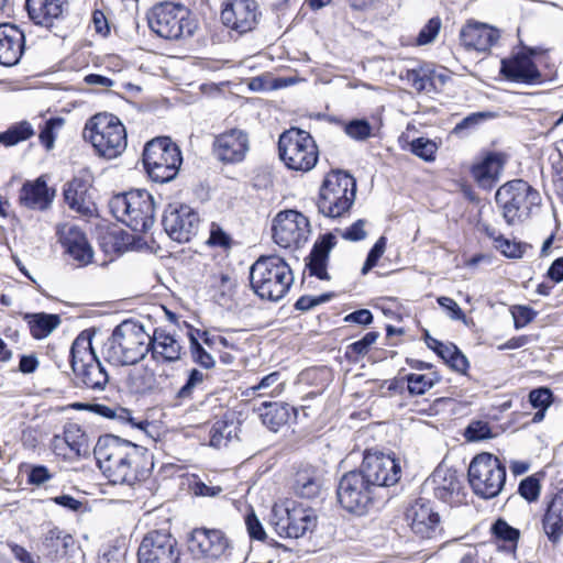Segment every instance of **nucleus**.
Wrapping results in <instances>:
<instances>
[{
    "mask_svg": "<svg viewBox=\"0 0 563 563\" xmlns=\"http://www.w3.org/2000/svg\"><path fill=\"white\" fill-rule=\"evenodd\" d=\"M93 454L103 475L114 485H134L150 472L147 450L113 434L101 435Z\"/></svg>",
    "mask_w": 563,
    "mask_h": 563,
    "instance_id": "nucleus-1",
    "label": "nucleus"
},
{
    "mask_svg": "<svg viewBox=\"0 0 563 563\" xmlns=\"http://www.w3.org/2000/svg\"><path fill=\"white\" fill-rule=\"evenodd\" d=\"M150 342V333L141 323L125 320L114 328L106 341L102 355L115 366L134 365L147 355Z\"/></svg>",
    "mask_w": 563,
    "mask_h": 563,
    "instance_id": "nucleus-2",
    "label": "nucleus"
},
{
    "mask_svg": "<svg viewBox=\"0 0 563 563\" xmlns=\"http://www.w3.org/2000/svg\"><path fill=\"white\" fill-rule=\"evenodd\" d=\"M250 283L261 299L278 301L289 291L294 275L284 258L276 255L261 256L250 268Z\"/></svg>",
    "mask_w": 563,
    "mask_h": 563,
    "instance_id": "nucleus-3",
    "label": "nucleus"
},
{
    "mask_svg": "<svg viewBox=\"0 0 563 563\" xmlns=\"http://www.w3.org/2000/svg\"><path fill=\"white\" fill-rule=\"evenodd\" d=\"M356 197V181L347 173L332 170L323 179L317 208L320 214L340 219L350 213Z\"/></svg>",
    "mask_w": 563,
    "mask_h": 563,
    "instance_id": "nucleus-4",
    "label": "nucleus"
},
{
    "mask_svg": "<svg viewBox=\"0 0 563 563\" xmlns=\"http://www.w3.org/2000/svg\"><path fill=\"white\" fill-rule=\"evenodd\" d=\"M113 217L134 232H147L154 224L155 203L144 189L115 195L109 202Z\"/></svg>",
    "mask_w": 563,
    "mask_h": 563,
    "instance_id": "nucleus-5",
    "label": "nucleus"
},
{
    "mask_svg": "<svg viewBox=\"0 0 563 563\" xmlns=\"http://www.w3.org/2000/svg\"><path fill=\"white\" fill-rule=\"evenodd\" d=\"M495 200L508 225L522 223L530 217L532 209L541 205L539 191L523 179L504 184L496 191Z\"/></svg>",
    "mask_w": 563,
    "mask_h": 563,
    "instance_id": "nucleus-6",
    "label": "nucleus"
},
{
    "mask_svg": "<svg viewBox=\"0 0 563 563\" xmlns=\"http://www.w3.org/2000/svg\"><path fill=\"white\" fill-rule=\"evenodd\" d=\"M92 334L82 331L70 347V365L76 379L86 388L103 390L109 382L108 373L92 349Z\"/></svg>",
    "mask_w": 563,
    "mask_h": 563,
    "instance_id": "nucleus-7",
    "label": "nucleus"
},
{
    "mask_svg": "<svg viewBox=\"0 0 563 563\" xmlns=\"http://www.w3.org/2000/svg\"><path fill=\"white\" fill-rule=\"evenodd\" d=\"M84 136L100 156L108 159L120 156L128 144L125 126L115 115L108 113L93 115L85 125Z\"/></svg>",
    "mask_w": 563,
    "mask_h": 563,
    "instance_id": "nucleus-8",
    "label": "nucleus"
},
{
    "mask_svg": "<svg viewBox=\"0 0 563 563\" xmlns=\"http://www.w3.org/2000/svg\"><path fill=\"white\" fill-rule=\"evenodd\" d=\"M183 157L179 147L167 136L156 137L146 143L143 164L152 180L168 183L179 170Z\"/></svg>",
    "mask_w": 563,
    "mask_h": 563,
    "instance_id": "nucleus-9",
    "label": "nucleus"
},
{
    "mask_svg": "<svg viewBox=\"0 0 563 563\" xmlns=\"http://www.w3.org/2000/svg\"><path fill=\"white\" fill-rule=\"evenodd\" d=\"M467 476L473 493L483 499H490L503 490L507 473L497 456L481 453L470 463Z\"/></svg>",
    "mask_w": 563,
    "mask_h": 563,
    "instance_id": "nucleus-10",
    "label": "nucleus"
},
{
    "mask_svg": "<svg viewBox=\"0 0 563 563\" xmlns=\"http://www.w3.org/2000/svg\"><path fill=\"white\" fill-rule=\"evenodd\" d=\"M280 159L292 170H311L319 157L318 146L313 137L306 131L292 128L285 131L278 141Z\"/></svg>",
    "mask_w": 563,
    "mask_h": 563,
    "instance_id": "nucleus-11",
    "label": "nucleus"
},
{
    "mask_svg": "<svg viewBox=\"0 0 563 563\" xmlns=\"http://www.w3.org/2000/svg\"><path fill=\"white\" fill-rule=\"evenodd\" d=\"M148 26L158 36L166 40H179L191 36L197 27L189 11L180 4L163 2L155 5L148 14Z\"/></svg>",
    "mask_w": 563,
    "mask_h": 563,
    "instance_id": "nucleus-12",
    "label": "nucleus"
},
{
    "mask_svg": "<svg viewBox=\"0 0 563 563\" xmlns=\"http://www.w3.org/2000/svg\"><path fill=\"white\" fill-rule=\"evenodd\" d=\"M272 523L279 537L298 539L316 526V517L310 508L285 500L274 506Z\"/></svg>",
    "mask_w": 563,
    "mask_h": 563,
    "instance_id": "nucleus-13",
    "label": "nucleus"
},
{
    "mask_svg": "<svg viewBox=\"0 0 563 563\" xmlns=\"http://www.w3.org/2000/svg\"><path fill=\"white\" fill-rule=\"evenodd\" d=\"M374 489L358 471L345 473L336 487L338 501L346 511L363 516L373 504Z\"/></svg>",
    "mask_w": 563,
    "mask_h": 563,
    "instance_id": "nucleus-14",
    "label": "nucleus"
},
{
    "mask_svg": "<svg viewBox=\"0 0 563 563\" xmlns=\"http://www.w3.org/2000/svg\"><path fill=\"white\" fill-rule=\"evenodd\" d=\"M272 230L274 242L280 247H300L308 241L310 223L301 212L285 210L274 218Z\"/></svg>",
    "mask_w": 563,
    "mask_h": 563,
    "instance_id": "nucleus-15",
    "label": "nucleus"
},
{
    "mask_svg": "<svg viewBox=\"0 0 563 563\" xmlns=\"http://www.w3.org/2000/svg\"><path fill=\"white\" fill-rule=\"evenodd\" d=\"M137 560L139 563H179L178 542L169 532L151 531L139 547Z\"/></svg>",
    "mask_w": 563,
    "mask_h": 563,
    "instance_id": "nucleus-16",
    "label": "nucleus"
},
{
    "mask_svg": "<svg viewBox=\"0 0 563 563\" xmlns=\"http://www.w3.org/2000/svg\"><path fill=\"white\" fill-rule=\"evenodd\" d=\"M200 219L189 206L170 203L163 216V227L170 239L179 243L189 242L198 232Z\"/></svg>",
    "mask_w": 563,
    "mask_h": 563,
    "instance_id": "nucleus-17",
    "label": "nucleus"
},
{
    "mask_svg": "<svg viewBox=\"0 0 563 563\" xmlns=\"http://www.w3.org/2000/svg\"><path fill=\"white\" fill-rule=\"evenodd\" d=\"M374 489L378 486H391L400 478V465L390 455L384 453H366L361 468L357 470Z\"/></svg>",
    "mask_w": 563,
    "mask_h": 563,
    "instance_id": "nucleus-18",
    "label": "nucleus"
},
{
    "mask_svg": "<svg viewBox=\"0 0 563 563\" xmlns=\"http://www.w3.org/2000/svg\"><path fill=\"white\" fill-rule=\"evenodd\" d=\"M231 544L219 529L196 528L188 540V550L197 559L217 561L225 556Z\"/></svg>",
    "mask_w": 563,
    "mask_h": 563,
    "instance_id": "nucleus-19",
    "label": "nucleus"
},
{
    "mask_svg": "<svg viewBox=\"0 0 563 563\" xmlns=\"http://www.w3.org/2000/svg\"><path fill=\"white\" fill-rule=\"evenodd\" d=\"M261 15L255 0H229L221 11L222 23L239 35L253 31Z\"/></svg>",
    "mask_w": 563,
    "mask_h": 563,
    "instance_id": "nucleus-20",
    "label": "nucleus"
},
{
    "mask_svg": "<svg viewBox=\"0 0 563 563\" xmlns=\"http://www.w3.org/2000/svg\"><path fill=\"white\" fill-rule=\"evenodd\" d=\"M405 517L412 533L420 539H432L440 532V516L427 499L412 503Z\"/></svg>",
    "mask_w": 563,
    "mask_h": 563,
    "instance_id": "nucleus-21",
    "label": "nucleus"
},
{
    "mask_svg": "<svg viewBox=\"0 0 563 563\" xmlns=\"http://www.w3.org/2000/svg\"><path fill=\"white\" fill-rule=\"evenodd\" d=\"M249 150V135L240 129H231L217 135L212 144L213 155L224 164L242 162Z\"/></svg>",
    "mask_w": 563,
    "mask_h": 563,
    "instance_id": "nucleus-22",
    "label": "nucleus"
},
{
    "mask_svg": "<svg viewBox=\"0 0 563 563\" xmlns=\"http://www.w3.org/2000/svg\"><path fill=\"white\" fill-rule=\"evenodd\" d=\"M500 74L508 80L526 85L541 82L542 75L532 59V51H521L501 59Z\"/></svg>",
    "mask_w": 563,
    "mask_h": 563,
    "instance_id": "nucleus-23",
    "label": "nucleus"
},
{
    "mask_svg": "<svg viewBox=\"0 0 563 563\" xmlns=\"http://www.w3.org/2000/svg\"><path fill=\"white\" fill-rule=\"evenodd\" d=\"M498 38L497 29L481 22L470 21L460 31V42L466 51L487 52Z\"/></svg>",
    "mask_w": 563,
    "mask_h": 563,
    "instance_id": "nucleus-24",
    "label": "nucleus"
},
{
    "mask_svg": "<svg viewBox=\"0 0 563 563\" xmlns=\"http://www.w3.org/2000/svg\"><path fill=\"white\" fill-rule=\"evenodd\" d=\"M59 240L65 252L78 263L86 266L91 263L93 251L85 233L75 225H64L59 229Z\"/></svg>",
    "mask_w": 563,
    "mask_h": 563,
    "instance_id": "nucleus-25",
    "label": "nucleus"
},
{
    "mask_svg": "<svg viewBox=\"0 0 563 563\" xmlns=\"http://www.w3.org/2000/svg\"><path fill=\"white\" fill-rule=\"evenodd\" d=\"M150 339L148 353L155 363L170 364L180 360L183 346L174 335L157 328L150 334Z\"/></svg>",
    "mask_w": 563,
    "mask_h": 563,
    "instance_id": "nucleus-26",
    "label": "nucleus"
},
{
    "mask_svg": "<svg viewBox=\"0 0 563 563\" xmlns=\"http://www.w3.org/2000/svg\"><path fill=\"white\" fill-rule=\"evenodd\" d=\"M24 49V34L15 25H0V65L10 67L19 63Z\"/></svg>",
    "mask_w": 563,
    "mask_h": 563,
    "instance_id": "nucleus-27",
    "label": "nucleus"
},
{
    "mask_svg": "<svg viewBox=\"0 0 563 563\" xmlns=\"http://www.w3.org/2000/svg\"><path fill=\"white\" fill-rule=\"evenodd\" d=\"M30 19L37 25L51 27L54 21L63 18L67 10V0H26Z\"/></svg>",
    "mask_w": 563,
    "mask_h": 563,
    "instance_id": "nucleus-28",
    "label": "nucleus"
},
{
    "mask_svg": "<svg viewBox=\"0 0 563 563\" xmlns=\"http://www.w3.org/2000/svg\"><path fill=\"white\" fill-rule=\"evenodd\" d=\"M53 448L57 454L64 456H80L87 452V437L79 424L68 423L64 428L63 437H54Z\"/></svg>",
    "mask_w": 563,
    "mask_h": 563,
    "instance_id": "nucleus-29",
    "label": "nucleus"
},
{
    "mask_svg": "<svg viewBox=\"0 0 563 563\" xmlns=\"http://www.w3.org/2000/svg\"><path fill=\"white\" fill-rule=\"evenodd\" d=\"M542 529L553 544H558L563 538V488L549 503L542 517Z\"/></svg>",
    "mask_w": 563,
    "mask_h": 563,
    "instance_id": "nucleus-30",
    "label": "nucleus"
},
{
    "mask_svg": "<svg viewBox=\"0 0 563 563\" xmlns=\"http://www.w3.org/2000/svg\"><path fill=\"white\" fill-rule=\"evenodd\" d=\"M74 544L71 534L53 527L42 538V553L51 561H59L68 554Z\"/></svg>",
    "mask_w": 563,
    "mask_h": 563,
    "instance_id": "nucleus-31",
    "label": "nucleus"
},
{
    "mask_svg": "<svg viewBox=\"0 0 563 563\" xmlns=\"http://www.w3.org/2000/svg\"><path fill=\"white\" fill-rule=\"evenodd\" d=\"M336 244V236L332 233L324 234L318 240L309 255V272L310 275L316 276L321 280H328L330 278L327 272L328 258L330 251Z\"/></svg>",
    "mask_w": 563,
    "mask_h": 563,
    "instance_id": "nucleus-32",
    "label": "nucleus"
},
{
    "mask_svg": "<svg viewBox=\"0 0 563 563\" xmlns=\"http://www.w3.org/2000/svg\"><path fill=\"white\" fill-rule=\"evenodd\" d=\"M88 181L80 177L73 178L64 188L66 203L70 209L84 216L91 214L95 210V206L88 196Z\"/></svg>",
    "mask_w": 563,
    "mask_h": 563,
    "instance_id": "nucleus-33",
    "label": "nucleus"
},
{
    "mask_svg": "<svg viewBox=\"0 0 563 563\" xmlns=\"http://www.w3.org/2000/svg\"><path fill=\"white\" fill-rule=\"evenodd\" d=\"M54 198V191H51L46 181L38 177L34 181H27L20 191V202L35 210L46 209Z\"/></svg>",
    "mask_w": 563,
    "mask_h": 563,
    "instance_id": "nucleus-34",
    "label": "nucleus"
},
{
    "mask_svg": "<svg viewBox=\"0 0 563 563\" xmlns=\"http://www.w3.org/2000/svg\"><path fill=\"white\" fill-rule=\"evenodd\" d=\"M430 481L434 485V496L445 503L450 501L452 496L461 489L456 472L446 467H437Z\"/></svg>",
    "mask_w": 563,
    "mask_h": 563,
    "instance_id": "nucleus-35",
    "label": "nucleus"
},
{
    "mask_svg": "<svg viewBox=\"0 0 563 563\" xmlns=\"http://www.w3.org/2000/svg\"><path fill=\"white\" fill-rule=\"evenodd\" d=\"M258 411L263 424L276 432L289 421L294 408L284 402L264 401Z\"/></svg>",
    "mask_w": 563,
    "mask_h": 563,
    "instance_id": "nucleus-36",
    "label": "nucleus"
},
{
    "mask_svg": "<svg viewBox=\"0 0 563 563\" xmlns=\"http://www.w3.org/2000/svg\"><path fill=\"white\" fill-rule=\"evenodd\" d=\"M24 319L27 321L31 335L37 340L47 338L60 324V317L53 313H26Z\"/></svg>",
    "mask_w": 563,
    "mask_h": 563,
    "instance_id": "nucleus-37",
    "label": "nucleus"
},
{
    "mask_svg": "<svg viewBox=\"0 0 563 563\" xmlns=\"http://www.w3.org/2000/svg\"><path fill=\"white\" fill-rule=\"evenodd\" d=\"M294 489L302 498H314L321 489V479L311 467L301 468L296 473Z\"/></svg>",
    "mask_w": 563,
    "mask_h": 563,
    "instance_id": "nucleus-38",
    "label": "nucleus"
},
{
    "mask_svg": "<svg viewBox=\"0 0 563 563\" xmlns=\"http://www.w3.org/2000/svg\"><path fill=\"white\" fill-rule=\"evenodd\" d=\"M503 163L497 154L487 155L479 164L473 167V176L483 187H489L498 179Z\"/></svg>",
    "mask_w": 563,
    "mask_h": 563,
    "instance_id": "nucleus-39",
    "label": "nucleus"
},
{
    "mask_svg": "<svg viewBox=\"0 0 563 563\" xmlns=\"http://www.w3.org/2000/svg\"><path fill=\"white\" fill-rule=\"evenodd\" d=\"M285 382L279 372H272L264 376L256 385L246 390L247 396L276 397L284 390Z\"/></svg>",
    "mask_w": 563,
    "mask_h": 563,
    "instance_id": "nucleus-40",
    "label": "nucleus"
},
{
    "mask_svg": "<svg viewBox=\"0 0 563 563\" xmlns=\"http://www.w3.org/2000/svg\"><path fill=\"white\" fill-rule=\"evenodd\" d=\"M35 134L29 121H20L11 124L5 131L0 132V144L5 147L14 146L31 139Z\"/></svg>",
    "mask_w": 563,
    "mask_h": 563,
    "instance_id": "nucleus-41",
    "label": "nucleus"
},
{
    "mask_svg": "<svg viewBox=\"0 0 563 563\" xmlns=\"http://www.w3.org/2000/svg\"><path fill=\"white\" fill-rule=\"evenodd\" d=\"M402 78L418 92L435 89V70L433 69L427 67L408 69Z\"/></svg>",
    "mask_w": 563,
    "mask_h": 563,
    "instance_id": "nucleus-42",
    "label": "nucleus"
},
{
    "mask_svg": "<svg viewBox=\"0 0 563 563\" xmlns=\"http://www.w3.org/2000/svg\"><path fill=\"white\" fill-rule=\"evenodd\" d=\"M236 437V426L224 420L216 421L209 430V442L213 448H223Z\"/></svg>",
    "mask_w": 563,
    "mask_h": 563,
    "instance_id": "nucleus-43",
    "label": "nucleus"
},
{
    "mask_svg": "<svg viewBox=\"0 0 563 563\" xmlns=\"http://www.w3.org/2000/svg\"><path fill=\"white\" fill-rule=\"evenodd\" d=\"M236 279L229 274H221L214 285L213 298L219 306L230 307L236 290Z\"/></svg>",
    "mask_w": 563,
    "mask_h": 563,
    "instance_id": "nucleus-44",
    "label": "nucleus"
},
{
    "mask_svg": "<svg viewBox=\"0 0 563 563\" xmlns=\"http://www.w3.org/2000/svg\"><path fill=\"white\" fill-rule=\"evenodd\" d=\"M406 379L410 394L422 395L439 383L441 377L435 372L429 374L411 373L406 376Z\"/></svg>",
    "mask_w": 563,
    "mask_h": 563,
    "instance_id": "nucleus-45",
    "label": "nucleus"
},
{
    "mask_svg": "<svg viewBox=\"0 0 563 563\" xmlns=\"http://www.w3.org/2000/svg\"><path fill=\"white\" fill-rule=\"evenodd\" d=\"M207 378L208 375L203 372L197 368L190 369L185 384L177 391L176 398L181 401L192 399L196 390L203 389Z\"/></svg>",
    "mask_w": 563,
    "mask_h": 563,
    "instance_id": "nucleus-46",
    "label": "nucleus"
},
{
    "mask_svg": "<svg viewBox=\"0 0 563 563\" xmlns=\"http://www.w3.org/2000/svg\"><path fill=\"white\" fill-rule=\"evenodd\" d=\"M490 117L492 114L488 112L471 113L454 126L452 133L459 136H466Z\"/></svg>",
    "mask_w": 563,
    "mask_h": 563,
    "instance_id": "nucleus-47",
    "label": "nucleus"
},
{
    "mask_svg": "<svg viewBox=\"0 0 563 563\" xmlns=\"http://www.w3.org/2000/svg\"><path fill=\"white\" fill-rule=\"evenodd\" d=\"M492 531L498 540L508 542L512 550L516 548L520 536L519 530L509 526L504 519L496 520L492 527Z\"/></svg>",
    "mask_w": 563,
    "mask_h": 563,
    "instance_id": "nucleus-48",
    "label": "nucleus"
},
{
    "mask_svg": "<svg viewBox=\"0 0 563 563\" xmlns=\"http://www.w3.org/2000/svg\"><path fill=\"white\" fill-rule=\"evenodd\" d=\"M377 338V332H367L361 340L347 345L345 353L347 358L356 361L360 356L365 355L368 352L369 346L375 343Z\"/></svg>",
    "mask_w": 563,
    "mask_h": 563,
    "instance_id": "nucleus-49",
    "label": "nucleus"
},
{
    "mask_svg": "<svg viewBox=\"0 0 563 563\" xmlns=\"http://www.w3.org/2000/svg\"><path fill=\"white\" fill-rule=\"evenodd\" d=\"M344 132L355 141H365L372 135V125L365 119H354L344 125Z\"/></svg>",
    "mask_w": 563,
    "mask_h": 563,
    "instance_id": "nucleus-50",
    "label": "nucleus"
},
{
    "mask_svg": "<svg viewBox=\"0 0 563 563\" xmlns=\"http://www.w3.org/2000/svg\"><path fill=\"white\" fill-rule=\"evenodd\" d=\"M410 150L415 155L426 162H432L435 158L438 146L429 139L418 137L410 143Z\"/></svg>",
    "mask_w": 563,
    "mask_h": 563,
    "instance_id": "nucleus-51",
    "label": "nucleus"
},
{
    "mask_svg": "<svg viewBox=\"0 0 563 563\" xmlns=\"http://www.w3.org/2000/svg\"><path fill=\"white\" fill-rule=\"evenodd\" d=\"M63 124L64 119L62 118H51L44 123L40 131L38 139L46 150L53 148L56 139L55 131L60 129Z\"/></svg>",
    "mask_w": 563,
    "mask_h": 563,
    "instance_id": "nucleus-52",
    "label": "nucleus"
},
{
    "mask_svg": "<svg viewBox=\"0 0 563 563\" xmlns=\"http://www.w3.org/2000/svg\"><path fill=\"white\" fill-rule=\"evenodd\" d=\"M441 24L440 18H431L420 30L416 40L417 45H427L432 43L440 32Z\"/></svg>",
    "mask_w": 563,
    "mask_h": 563,
    "instance_id": "nucleus-53",
    "label": "nucleus"
},
{
    "mask_svg": "<svg viewBox=\"0 0 563 563\" xmlns=\"http://www.w3.org/2000/svg\"><path fill=\"white\" fill-rule=\"evenodd\" d=\"M190 350L191 357L195 363L199 364L206 369L212 368L214 366V360L198 342V340L191 335L190 336Z\"/></svg>",
    "mask_w": 563,
    "mask_h": 563,
    "instance_id": "nucleus-54",
    "label": "nucleus"
},
{
    "mask_svg": "<svg viewBox=\"0 0 563 563\" xmlns=\"http://www.w3.org/2000/svg\"><path fill=\"white\" fill-rule=\"evenodd\" d=\"M387 244V239L385 236H380L373 247L369 250L366 261L362 267V275H366L373 267H375L383 256Z\"/></svg>",
    "mask_w": 563,
    "mask_h": 563,
    "instance_id": "nucleus-55",
    "label": "nucleus"
},
{
    "mask_svg": "<svg viewBox=\"0 0 563 563\" xmlns=\"http://www.w3.org/2000/svg\"><path fill=\"white\" fill-rule=\"evenodd\" d=\"M540 489L541 487L539 481L533 476H528L520 482L518 493L527 501L532 503L538 500L540 496Z\"/></svg>",
    "mask_w": 563,
    "mask_h": 563,
    "instance_id": "nucleus-56",
    "label": "nucleus"
},
{
    "mask_svg": "<svg viewBox=\"0 0 563 563\" xmlns=\"http://www.w3.org/2000/svg\"><path fill=\"white\" fill-rule=\"evenodd\" d=\"M529 401L536 409H548L553 401V394L548 387H539L529 393Z\"/></svg>",
    "mask_w": 563,
    "mask_h": 563,
    "instance_id": "nucleus-57",
    "label": "nucleus"
},
{
    "mask_svg": "<svg viewBox=\"0 0 563 563\" xmlns=\"http://www.w3.org/2000/svg\"><path fill=\"white\" fill-rule=\"evenodd\" d=\"M465 438L468 441H479L492 438V430L485 421H473L465 430Z\"/></svg>",
    "mask_w": 563,
    "mask_h": 563,
    "instance_id": "nucleus-58",
    "label": "nucleus"
},
{
    "mask_svg": "<svg viewBox=\"0 0 563 563\" xmlns=\"http://www.w3.org/2000/svg\"><path fill=\"white\" fill-rule=\"evenodd\" d=\"M511 313L516 329L525 328L537 317V311L528 306H515Z\"/></svg>",
    "mask_w": 563,
    "mask_h": 563,
    "instance_id": "nucleus-59",
    "label": "nucleus"
},
{
    "mask_svg": "<svg viewBox=\"0 0 563 563\" xmlns=\"http://www.w3.org/2000/svg\"><path fill=\"white\" fill-rule=\"evenodd\" d=\"M102 413L106 417H113L119 419L122 422L130 423L132 427L143 430L145 426L147 424L144 420H135V418L132 416V412L124 408H119L118 410L113 411L110 408L103 407Z\"/></svg>",
    "mask_w": 563,
    "mask_h": 563,
    "instance_id": "nucleus-60",
    "label": "nucleus"
},
{
    "mask_svg": "<svg viewBox=\"0 0 563 563\" xmlns=\"http://www.w3.org/2000/svg\"><path fill=\"white\" fill-rule=\"evenodd\" d=\"M231 236L228 233H225L219 224L214 222L211 223L208 244L211 246H218L227 250L231 247Z\"/></svg>",
    "mask_w": 563,
    "mask_h": 563,
    "instance_id": "nucleus-61",
    "label": "nucleus"
},
{
    "mask_svg": "<svg viewBox=\"0 0 563 563\" xmlns=\"http://www.w3.org/2000/svg\"><path fill=\"white\" fill-rule=\"evenodd\" d=\"M495 247L499 250L505 256L510 258H519L523 254V247L521 243L510 241L506 238H499Z\"/></svg>",
    "mask_w": 563,
    "mask_h": 563,
    "instance_id": "nucleus-62",
    "label": "nucleus"
},
{
    "mask_svg": "<svg viewBox=\"0 0 563 563\" xmlns=\"http://www.w3.org/2000/svg\"><path fill=\"white\" fill-rule=\"evenodd\" d=\"M52 478L53 474L44 465H33L27 472V483L31 485L40 486Z\"/></svg>",
    "mask_w": 563,
    "mask_h": 563,
    "instance_id": "nucleus-63",
    "label": "nucleus"
},
{
    "mask_svg": "<svg viewBox=\"0 0 563 563\" xmlns=\"http://www.w3.org/2000/svg\"><path fill=\"white\" fill-rule=\"evenodd\" d=\"M366 221L363 219H358L353 224H351L345 230L341 231V236L344 240L357 242L362 241L366 238L367 233L365 231Z\"/></svg>",
    "mask_w": 563,
    "mask_h": 563,
    "instance_id": "nucleus-64",
    "label": "nucleus"
}]
</instances>
